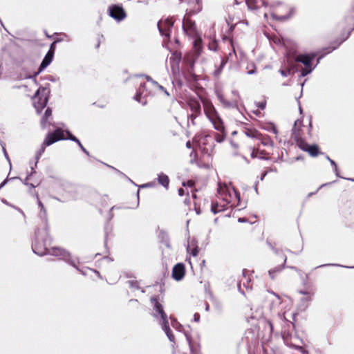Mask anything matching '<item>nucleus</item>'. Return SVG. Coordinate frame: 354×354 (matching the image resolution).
I'll return each mask as SVG.
<instances>
[{"label": "nucleus", "instance_id": "obj_48", "mask_svg": "<svg viewBox=\"0 0 354 354\" xmlns=\"http://www.w3.org/2000/svg\"><path fill=\"white\" fill-rule=\"evenodd\" d=\"M273 295L275 297V299L273 300V302H275L277 304H280L281 302V298L278 295H275L274 293H273Z\"/></svg>", "mask_w": 354, "mask_h": 354}, {"label": "nucleus", "instance_id": "obj_47", "mask_svg": "<svg viewBox=\"0 0 354 354\" xmlns=\"http://www.w3.org/2000/svg\"><path fill=\"white\" fill-rule=\"evenodd\" d=\"M129 304H133L137 308L140 306V302L138 301V299H131L129 301Z\"/></svg>", "mask_w": 354, "mask_h": 354}, {"label": "nucleus", "instance_id": "obj_31", "mask_svg": "<svg viewBox=\"0 0 354 354\" xmlns=\"http://www.w3.org/2000/svg\"><path fill=\"white\" fill-rule=\"evenodd\" d=\"M161 319H162V329L166 333L167 331L169 332V330H171L170 327H169V322H168V319H167V315H166V317H160Z\"/></svg>", "mask_w": 354, "mask_h": 354}, {"label": "nucleus", "instance_id": "obj_46", "mask_svg": "<svg viewBox=\"0 0 354 354\" xmlns=\"http://www.w3.org/2000/svg\"><path fill=\"white\" fill-rule=\"evenodd\" d=\"M178 195L180 196H184L185 194L189 195L188 192H186L185 189H183V188L178 189Z\"/></svg>", "mask_w": 354, "mask_h": 354}, {"label": "nucleus", "instance_id": "obj_18", "mask_svg": "<svg viewBox=\"0 0 354 354\" xmlns=\"http://www.w3.org/2000/svg\"><path fill=\"white\" fill-rule=\"evenodd\" d=\"M282 338L286 344L289 347H292L297 348L298 350H303V347L299 346L296 342H292V339H295V337L290 334L289 332H283L282 333Z\"/></svg>", "mask_w": 354, "mask_h": 354}, {"label": "nucleus", "instance_id": "obj_7", "mask_svg": "<svg viewBox=\"0 0 354 354\" xmlns=\"http://www.w3.org/2000/svg\"><path fill=\"white\" fill-rule=\"evenodd\" d=\"M187 105L192 111L189 115L192 124H195V119L201 114V107L198 100L192 97L187 100Z\"/></svg>", "mask_w": 354, "mask_h": 354}, {"label": "nucleus", "instance_id": "obj_4", "mask_svg": "<svg viewBox=\"0 0 354 354\" xmlns=\"http://www.w3.org/2000/svg\"><path fill=\"white\" fill-rule=\"evenodd\" d=\"M218 198L227 206L230 205L232 207L239 203L240 194L232 187H229L225 185H219L218 188Z\"/></svg>", "mask_w": 354, "mask_h": 354}, {"label": "nucleus", "instance_id": "obj_8", "mask_svg": "<svg viewBox=\"0 0 354 354\" xmlns=\"http://www.w3.org/2000/svg\"><path fill=\"white\" fill-rule=\"evenodd\" d=\"M304 129H307V127L304 126L302 122L297 120L295 122L293 128L292 129V137L296 142L297 146L301 145L300 142H305L304 139Z\"/></svg>", "mask_w": 354, "mask_h": 354}, {"label": "nucleus", "instance_id": "obj_1", "mask_svg": "<svg viewBox=\"0 0 354 354\" xmlns=\"http://www.w3.org/2000/svg\"><path fill=\"white\" fill-rule=\"evenodd\" d=\"M244 133L248 138L245 142V153L249 154L252 158L267 159L270 152L265 147H272L273 142L270 138L262 135L255 129H245Z\"/></svg>", "mask_w": 354, "mask_h": 354}, {"label": "nucleus", "instance_id": "obj_37", "mask_svg": "<svg viewBox=\"0 0 354 354\" xmlns=\"http://www.w3.org/2000/svg\"><path fill=\"white\" fill-rule=\"evenodd\" d=\"M266 100L265 98L261 100L260 101L256 102V106L259 108L261 110H264L266 107Z\"/></svg>", "mask_w": 354, "mask_h": 354}, {"label": "nucleus", "instance_id": "obj_53", "mask_svg": "<svg viewBox=\"0 0 354 354\" xmlns=\"http://www.w3.org/2000/svg\"><path fill=\"white\" fill-rule=\"evenodd\" d=\"M186 147L189 149H191L192 148V145L190 142V140H188L187 142H186Z\"/></svg>", "mask_w": 354, "mask_h": 354}, {"label": "nucleus", "instance_id": "obj_61", "mask_svg": "<svg viewBox=\"0 0 354 354\" xmlns=\"http://www.w3.org/2000/svg\"><path fill=\"white\" fill-rule=\"evenodd\" d=\"M299 339L295 337V339H292V342H296L297 343V341H298Z\"/></svg>", "mask_w": 354, "mask_h": 354}, {"label": "nucleus", "instance_id": "obj_6", "mask_svg": "<svg viewBox=\"0 0 354 354\" xmlns=\"http://www.w3.org/2000/svg\"><path fill=\"white\" fill-rule=\"evenodd\" d=\"M46 91L45 88L40 87L35 94L34 106L38 113H40L47 104L48 97L46 95Z\"/></svg>", "mask_w": 354, "mask_h": 354}, {"label": "nucleus", "instance_id": "obj_32", "mask_svg": "<svg viewBox=\"0 0 354 354\" xmlns=\"http://www.w3.org/2000/svg\"><path fill=\"white\" fill-rule=\"evenodd\" d=\"M220 98V101L225 106V107H227V108H231V107H233L236 105L235 102H231V101H229V100H227L226 99H225L223 97L221 96L219 97Z\"/></svg>", "mask_w": 354, "mask_h": 354}, {"label": "nucleus", "instance_id": "obj_64", "mask_svg": "<svg viewBox=\"0 0 354 354\" xmlns=\"http://www.w3.org/2000/svg\"><path fill=\"white\" fill-rule=\"evenodd\" d=\"M241 22H242V23L245 24L246 25H248V22H247V21H241Z\"/></svg>", "mask_w": 354, "mask_h": 354}, {"label": "nucleus", "instance_id": "obj_33", "mask_svg": "<svg viewBox=\"0 0 354 354\" xmlns=\"http://www.w3.org/2000/svg\"><path fill=\"white\" fill-rule=\"evenodd\" d=\"M127 283L129 287L131 288L138 290V289H140V288L139 281H138L136 280H129Z\"/></svg>", "mask_w": 354, "mask_h": 354}, {"label": "nucleus", "instance_id": "obj_43", "mask_svg": "<svg viewBox=\"0 0 354 354\" xmlns=\"http://www.w3.org/2000/svg\"><path fill=\"white\" fill-rule=\"evenodd\" d=\"M165 333L171 342H174L175 337L171 330H169V332L167 331Z\"/></svg>", "mask_w": 354, "mask_h": 354}, {"label": "nucleus", "instance_id": "obj_9", "mask_svg": "<svg viewBox=\"0 0 354 354\" xmlns=\"http://www.w3.org/2000/svg\"><path fill=\"white\" fill-rule=\"evenodd\" d=\"M65 139V131L61 128L56 129L53 132L47 134L42 146L47 147L53 143Z\"/></svg>", "mask_w": 354, "mask_h": 354}, {"label": "nucleus", "instance_id": "obj_55", "mask_svg": "<svg viewBox=\"0 0 354 354\" xmlns=\"http://www.w3.org/2000/svg\"><path fill=\"white\" fill-rule=\"evenodd\" d=\"M268 324L270 326V330L272 331L273 330V324H272V323L270 321H268Z\"/></svg>", "mask_w": 354, "mask_h": 354}, {"label": "nucleus", "instance_id": "obj_19", "mask_svg": "<svg viewBox=\"0 0 354 354\" xmlns=\"http://www.w3.org/2000/svg\"><path fill=\"white\" fill-rule=\"evenodd\" d=\"M54 54L51 52H48L44 57L39 69L37 73H35L34 76H37L39 73H40L44 68H46L52 62Z\"/></svg>", "mask_w": 354, "mask_h": 354}, {"label": "nucleus", "instance_id": "obj_12", "mask_svg": "<svg viewBox=\"0 0 354 354\" xmlns=\"http://www.w3.org/2000/svg\"><path fill=\"white\" fill-rule=\"evenodd\" d=\"M183 28L186 35L191 37L196 35V26L194 21L189 17H184L183 20Z\"/></svg>", "mask_w": 354, "mask_h": 354}, {"label": "nucleus", "instance_id": "obj_41", "mask_svg": "<svg viewBox=\"0 0 354 354\" xmlns=\"http://www.w3.org/2000/svg\"><path fill=\"white\" fill-rule=\"evenodd\" d=\"M58 41H59V40H58V39L55 40L51 44V45L50 46V49H49V50L48 52H51L53 54H54L55 53V48H56L55 47L56 46V43L58 42Z\"/></svg>", "mask_w": 354, "mask_h": 354}, {"label": "nucleus", "instance_id": "obj_62", "mask_svg": "<svg viewBox=\"0 0 354 354\" xmlns=\"http://www.w3.org/2000/svg\"><path fill=\"white\" fill-rule=\"evenodd\" d=\"M191 77H193V80H196V79H195V77H194V75H190V78H189V80H191Z\"/></svg>", "mask_w": 354, "mask_h": 354}, {"label": "nucleus", "instance_id": "obj_45", "mask_svg": "<svg viewBox=\"0 0 354 354\" xmlns=\"http://www.w3.org/2000/svg\"><path fill=\"white\" fill-rule=\"evenodd\" d=\"M298 313H295L292 314V321L290 322H291V324L292 325V327L295 328V323L297 322V316Z\"/></svg>", "mask_w": 354, "mask_h": 354}, {"label": "nucleus", "instance_id": "obj_16", "mask_svg": "<svg viewBox=\"0 0 354 354\" xmlns=\"http://www.w3.org/2000/svg\"><path fill=\"white\" fill-rule=\"evenodd\" d=\"M280 257L282 261L281 264L274 267L272 269H270L268 271V274L272 280H274L275 279L276 276L282 271V270L284 268V266L286 263L287 258L285 254H281Z\"/></svg>", "mask_w": 354, "mask_h": 354}, {"label": "nucleus", "instance_id": "obj_54", "mask_svg": "<svg viewBox=\"0 0 354 354\" xmlns=\"http://www.w3.org/2000/svg\"><path fill=\"white\" fill-rule=\"evenodd\" d=\"M328 159L329 160V161H330V164H331L332 165H334L335 167H336V166H337V165H336V163L335 162V161H334V160H331L329 157H328Z\"/></svg>", "mask_w": 354, "mask_h": 354}, {"label": "nucleus", "instance_id": "obj_26", "mask_svg": "<svg viewBox=\"0 0 354 354\" xmlns=\"http://www.w3.org/2000/svg\"><path fill=\"white\" fill-rule=\"evenodd\" d=\"M187 339L190 348L191 354H201L200 346L193 342L190 337H187Z\"/></svg>", "mask_w": 354, "mask_h": 354}, {"label": "nucleus", "instance_id": "obj_3", "mask_svg": "<svg viewBox=\"0 0 354 354\" xmlns=\"http://www.w3.org/2000/svg\"><path fill=\"white\" fill-rule=\"evenodd\" d=\"M204 113L217 131H223V122L212 102L206 97H201Z\"/></svg>", "mask_w": 354, "mask_h": 354}, {"label": "nucleus", "instance_id": "obj_50", "mask_svg": "<svg viewBox=\"0 0 354 354\" xmlns=\"http://www.w3.org/2000/svg\"><path fill=\"white\" fill-rule=\"evenodd\" d=\"M77 145H79V147H80V149L86 154H88V152L86 151V149L84 147V146L82 145L81 142L79 141V142H77Z\"/></svg>", "mask_w": 354, "mask_h": 354}, {"label": "nucleus", "instance_id": "obj_63", "mask_svg": "<svg viewBox=\"0 0 354 354\" xmlns=\"http://www.w3.org/2000/svg\"><path fill=\"white\" fill-rule=\"evenodd\" d=\"M46 37H48V38H51L52 36H50L49 35L46 34Z\"/></svg>", "mask_w": 354, "mask_h": 354}, {"label": "nucleus", "instance_id": "obj_22", "mask_svg": "<svg viewBox=\"0 0 354 354\" xmlns=\"http://www.w3.org/2000/svg\"><path fill=\"white\" fill-rule=\"evenodd\" d=\"M285 8L283 6H279L275 8L272 13V16L277 20H285L289 17V12L287 11L285 14H282L281 10Z\"/></svg>", "mask_w": 354, "mask_h": 354}, {"label": "nucleus", "instance_id": "obj_40", "mask_svg": "<svg viewBox=\"0 0 354 354\" xmlns=\"http://www.w3.org/2000/svg\"><path fill=\"white\" fill-rule=\"evenodd\" d=\"M190 156L192 158V160H191L192 162H195L196 164H199L198 158H197V153L194 150H193V151L191 153Z\"/></svg>", "mask_w": 354, "mask_h": 354}, {"label": "nucleus", "instance_id": "obj_27", "mask_svg": "<svg viewBox=\"0 0 354 354\" xmlns=\"http://www.w3.org/2000/svg\"><path fill=\"white\" fill-rule=\"evenodd\" d=\"M194 52L197 55H201L203 50V41L201 37H197L194 41Z\"/></svg>", "mask_w": 354, "mask_h": 354}, {"label": "nucleus", "instance_id": "obj_29", "mask_svg": "<svg viewBox=\"0 0 354 354\" xmlns=\"http://www.w3.org/2000/svg\"><path fill=\"white\" fill-rule=\"evenodd\" d=\"M218 133L215 134V139L218 142H221L224 140L226 136V131L225 127L223 126V131H218Z\"/></svg>", "mask_w": 354, "mask_h": 354}, {"label": "nucleus", "instance_id": "obj_11", "mask_svg": "<svg viewBox=\"0 0 354 354\" xmlns=\"http://www.w3.org/2000/svg\"><path fill=\"white\" fill-rule=\"evenodd\" d=\"M109 15L117 21H122L126 18L127 14L122 8L119 5H112L109 8Z\"/></svg>", "mask_w": 354, "mask_h": 354}, {"label": "nucleus", "instance_id": "obj_56", "mask_svg": "<svg viewBox=\"0 0 354 354\" xmlns=\"http://www.w3.org/2000/svg\"><path fill=\"white\" fill-rule=\"evenodd\" d=\"M7 182V180H5L3 182H2L1 184H0V189H1L4 185Z\"/></svg>", "mask_w": 354, "mask_h": 354}, {"label": "nucleus", "instance_id": "obj_23", "mask_svg": "<svg viewBox=\"0 0 354 354\" xmlns=\"http://www.w3.org/2000/svg\"><path fill=\"white\" fill-rule=\"evenodd\" d=\"M227 208V206L223 202L219 203L218 201L213 202L211 205V210L214 214H216L224 211Z\"/></svg>", "mask_w": 354, "mask_h": 354}, {"label": "nucleus", "instance_id": "obj_17", "mask_svg": "<svg viewBox=\"0 0 354 354\" xmlns=\"http://www.w3.org/2000/svg\"><path fill=\"white\" fill-rule=\"evenodd\" d=\"M282 338L286 344L289 347H292L297 348L298 350H303V347L299 346L296 342H292V339H295V337L290 334L289 332H283L282 333Z\"/></svg>", "mask_w": 354, "mask_h": 354}, {"label": "nucleus", "instance_id": "obj_28", "mask_svg": "<svg viewBox=\"0 0 354 354\" xmlns=\"http://www.w3.org/2000/svg\"><path fill=\"white\" fill-rule=\"evenodd\" d=\"M196 189L194 188V189H192L191 192L192 193V198L194 199V209L196 212L197 214H200L201 213V207L199 206V205L197 204V202L196 201V200L197 199V196H196Z\"/></svg>", "mask_w": 354, "mask_h": 354}, {"label": "nucleus", "instance_id": "obj_60", "mask_svg": "<svg viewBox=\"0 0 354 354\" xmlns=\"http://www.w3.org/2000/svg\"><path fill=\"white\" fill-rule=\"evenodd\" d=\"M185 203L187 205H189V203H190L189 199H185Z\"/></svg>", "mask_w": 354, "mask_h": 354}, {"label": "nucleus", "instance_id": "obj_34", "mask_svg": "<svg viewBox=\"0 0 354 354\" xmlns=\"http://www.w3.org/2000/svg\"><path fill=\"white\" fill-rule=\"evenodd\" d=\"M52 115V110L50 108H47L44 115L43 116V118L41 120L42 123H45L47 122L48 119Z\"/></svg>", "mask_w": 354, "mask_h": 354}, {"label": "nucleus", "instance_id": "obj_24", "mask_svg": "<svg viewBox=\"0 0 354 354\" xmlns=\"http://www.w3.org/2000/svg\"><path fill=\"white\" fill-rule=\"evenodd\" d=\"M158 183L162 185L165 189H167L169 188L170 180L167 175L164 173H160L158 176Z\"/></svg>", "mask_w": 354, "mask_h": 354}, {"label": "nucleus", "instance_id": "obj_20", "mask_svg": "<svg viewBox=\"0 0 354 354\" xmlns=\"http://www.w3.org/2000/svg\"><path fill=\"white\" fill-rule=\"evenodd\" d=\"M226 22L227 25L230 26L227 32V35H223L222 39L223 41H228L230 44L232 46H233V39L231 37V33L234 31L235 29V27L236 26L238 23L233 24V22L230 19H227Z\"/></svg>", "mask_w": 354, "mask_h": 354}, {"label": "nucleus", "instance_id": "obj_35", "mask_svg": "<svg viewBox=\"0 0 354 354\" xmlns=\"http://www.w3.org/2000/svg\"><path fill=\"white\" fill-rule=\"evenodd\" d=\"M65 139H68L75 142H79L80 140L77 139L75 136L71 133L68 131H65Z\"/></svg>", "mask_w": 354, "mask_h": 354}, {"label": "nucleus", "instance_id": "obj_59", "mask_svg": "<svg viewBox=\"0 0 354 354\" xmlns=\"http://www.w3.org/2000/svg\"><path fill=\"white\" fill-rule=\"evenodd\" d=\"M348 196V194L347 193H344V194L342 195V199L344 200L346 198H347Z\"/></svg>", "mask_w": 354, "mask_h": 354}, {"label": "nucleus", "instance_id": "obj_36", "mask_svg": "<svg viewBox=\"0 0 354 354\" xmlns=\"http://www.w3.org/2000/svg\"><path fill=\"white\" fill-rule=\"evenodd\" d=\"M218 48V43L215 39L211 40L208 44V48L211 50L216 51Z\"/></svg>", "mask_w": 354, "mask_h": 354}, {"label": "nucleus", "instance_id": "obj_49", "mask_svg": "<svg viewBox=\"0 0 354 354\" xmlns=\"http://www.w3.org/2000/svg\"><path fill=\"white\" fill-rule=\"evenodd\" d=\"M201 0H196V5L197 6V8L196 10L197 11H200L201 10Z\"/></svg>", "mask_w": 354, "mask_h": 354}, {"label": "nucleus", "instance_id": "obj_57", "mask_svg": "<svg viewBox=\"0 0 354 354\" xmlns=\"http://www.w3.org/2000/svg\"><path fill=\"white\" fill-rule=\"evenodd\" d=\"M136 100L140 101V94H137L135 97Z\"/></svg>", "mask_w": 354, "mask_h": 354}, {"label": "nucleus", "instance_id": "obj_39", "mask_svg": "<svg viewBox=\"0 0 354 354\" xmlns=\"http://www.w3.org/2000/svg\"><path fill=\"white\" fill-rule=\"evenodd\" d=\"M194 185H195V181L193 180H189L186 182H183V187H190L192 188V189H194Z\"/></svg>", "mask_w": 354, "mask_h": 354}, {"label": "nucleus", "instance_id": "obj_42", "mask_svg": "<svg viewBox=\"0 0 354 354\" xmlns=\"http://www.w3.org/2000/svg\"><path fill=\"white\" fill-rule=\"evenodd\" d=\"M36 196L37 198L38 205L41 208V211H43L44 213H46V209H45L44 205L42 203V202L40 201V199L39 198V195L37 194Z\"/></svg>", "mask_w": 354, "mask_h": 354}, {"label": "nucleus", "instance_id": "obj_14", "mask_svg": "<svg viewBox=\"0 0 354 354\" xmlns=\"http://www.w3.org/2000/svg\"><path fill=\"white\" fill-rule=\"evenodd\" d=\"M300 143L301 145L298 146L299 148L304 151L308 152L310 154V156L313 157H316L319 153H321L319 148L317 145H310L306 141L300 142Z\"/></svg>", "mask_w": 354, "mask_h": 354}, {"label": "nucleus", "instance_id": "obj_5", "mask_svg": "<svg viewBox=\"0 0 354 354\" xmlns=\"http://www.w3.org/2000/svg\"><path fill=\"white\" fill-rule=\"evenodd\" d=\"M175 19L174 17L161 19L158 22V28L161 35L164 36L167 41H169L171 29L174 25Z\"/></svg>", "mask_w": 354, "mask_h": 354}, {"label": "nucleus", "instance_id": "obj_21", "mask_svg": "<svg viewBox=\"0 0 354 354\" xmlns=\"http://www.w3.org/2000/svg\"><path fill=\"white\" fill-rule=\"evenodd\" d=\"M236 4H240L245 2L250 10H257L260 8L258 0H234Z\"/></svg>", "mask_w": 354, "mask_h": 354}, {"label": "nucleus", "instance_id": "obj_15", "mask_svg": "<svg viewBox=\"0 0 354 354\" xmlns=\"http://www.w3.org/2000/svg\"><path fill=\"white\" fill-rule=\"evenodd\" d=\"M185 274V268L183 263L175 265L172 270V277L176 281L181 280Z\"/></svg>", "mask_w": 354, "mask_h": 354}, {"label": "nucleus", "instance_id": "obj_38", "mask_svg": "<svg viewBox=\"0 0 354 354\" xmlns=\"http://www.w3.org/2000/svg\"><path fill=\"white\" fill-rule=\"evenodd\" d=\"M181 53L176 50L172 53V55L170 59H173L174 60H176L177 62H179L181 59Z\"/></svg>", "mask_w": 354, "mask_h": 354}, {"label": "nucleus", "instance_id": "obj_58", "mask_svg": "<svg viewBox=\"0 0 354 354\" xmlns=\"http://www.w3.org/2000/svg\"><path fill=\"white\" fill-rule=\"evenodd\" d=\"M152 186H153L152 183H147L146 185H145V187H152Z\"/></svg>", "mask_w": 354, "mask_h": 354}, {"label": "nucleus", "instance_id": "obj_30", "mask_svg": "<svg viewBox=\"0 0 354 354\" xmlns=\"http://www.w3.org/2000/svg\"><path fill=\"white\" fill-rule=\"evenodd\" d=\"M300 293L304 295V297H302L301 300L304 302L310 301L312 299V297L314 295V293L311 291H310V292L300 291Z\"/></svg>", "mask_w": 354, "mask_h": 354}, {"label": "nucleus", "instance_id": "obj_10", "mask_svg": "<svg viewBox=\"0 0 354 354\" xmlns=\"http://www.w3.org/2000/svg\"><path fill=\"white\" fill-rule=\"evenodd\" d=\"M315 57V54L299 55L296 57V61L304 64L305 68L301 71V75L306 76L312 71V60Z\"/></svg>", "mask_w": 354, "mask_h": 354}, {"label": "nucleus", "instance_id": "obj_44", "mask_svg": "<svg viewBox=\"0 0 354 354\" xmlns=\"http://www.w3.org/2000/svg\"><path fill=\"white\" fill-rule=\"evenodd\" d=\"M347 37H348V36L345 39H343L337 43L335 46H333L332 48H330V50L327 53H330V52L333 51V50L336 49L340 45V44L342 42H343Z\"/></svg>", "mask_w": 354, "mask_h": 354}, {"label": "nucleus", "instance_id": "obj_51", "mask_svg": "<svg viewBox=\"0 0 354 354\" xmlns=\"http://www.w3.org/2000/svg\"><path fill=\"white\" fill-rule=\"evenodd\" d=\"M198 250L197 248H194L193 250H192L191 251V254L194 256V257H196L198 255Z\"/></svg>", "mask_w": 354, "mask_h": 354}, {"label": "nucleus", "instance_id": "obj_25", "mask_svg": "<svg viewBox=\"0 0 354 354\" xmlns=\"http://www.w3.org/2000/svg\"><path fill=\"white\" fill-rule=\"evenodd\" d=\"M48 254L56 257H64L66 254V250L60 248L53 247L49 248Z\"/></svg>", "mask_w": 354, "mask_h": 354}, {"label": "nucleus", "instance_id": "obj_52", "mask_svg": "<svg viewBox=\"0 0 354 354\" xmlns=\"http://www.w3.org/2000/svg\"><path fill=\"white\" fill-rule=\"evenodd\" d=\"M101 39H103V36H99L97 38V44L95 45V48H99L100 46V41H101Z\"/></svg>", "mask_w": 354, "mask_h": 354}, {"label": "nucleus", "instance_id": "obj_13", "mask_svg": "<svg viewBox=\"0 0 354 354\" xmlns=\"http://www.w3.org/2000/svg\"><path fill=\"white\" fill-rule=\"evenodd\" d=\"M150 301L153 306V308L155 310L156 313L154 314L155 317L160 315V317H166L167 314L164 311L163 306L162 304V300L160 299L159 296H153L150 299Z\"/></svg>", "mask_w": 354, "mask_h": 354}, {"label": "nucleus", "instance_id": "obj_2", "mask_svg": "<svg viewBox=\"0 0 354 354\" xmlns=\"http://www.w3.org/2000/svg\"><path fill=\"white\" fill-rule=\"evenodd\" d=\"M50 240L49 227L47 221H45L42 230H38L36 232V237L32 245L34 252L39 256L48 254L49 248H48L46 242Z\"/></svg>", "mask_w": 354, "mask_h": 354}]
</instances>
